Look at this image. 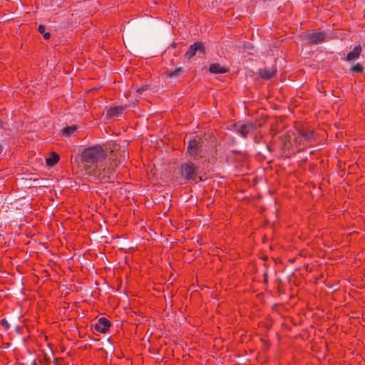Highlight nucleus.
Segmentation results:
<instances>
[{
    "label": "nucleus",
    "instance_id": "nucleus-10",
    "mask_svg": "<svg viewBox=\"0 0 365 365\" xmlns=\"http://www.w3.org/2000/svg\"><path fill=\"white\" fill-rule=\"evenodd\" d=\"M276 71L275 68L268 67L264 69H259L258 73L262 78L267 80L271 78L276 73Z\"/></svg>",
    "mask_w": 365,
    "mask_h": 365
},
{
    "label": "nucleus",
    "instance_id": "nucleus-15",
    "mask_svg": "<svg viewBox=\"0 0 365 365\" xmlns=\"http://www.w3.org/2000/svg\"><path fill=\"white\" fill-rule=\"evenodd\" d=\"M76 129L77 127L76 125H71L64 128L62 132L63 135L68 136L73 133Z\"/></svg>",
    "mask_w": 365,
    "mask_h": 365
},
{
    "label": "nucleus",
    "instance_id": "nucleus-17",
    "mask_svg": "<svg viewBox=\"0 0 365 365\" xmlns=\"http://www.w3.org/2000/svg\"><path fill=\"white\" fill-rule=\"evenodd\" d=\"M46 28L43 25H39L38 26V31L43 34V36L45 39H48L51 36L50 34L48 32H46Z\"/></svg>",
    "mask_w": 365,
    "mask_h": 365
},
{
    "label": "nucleus",
    "instance_id": "nucleus-6",
    "mask_svg": "<svg viewBox=\"0 0 365 365\" xmlns=\"http://www.w3.org/2000/svg\"><path fill=\"white\" fill-rule=\"evenodd\" d=\"M255 126L253 124L247 123H237L235 125V130L236 132L240 133L242 136L246 137L249 133L253 130Z\"/></svg>",
    "mask_w": 365,
    "mask_h": 365
},
{
    "label": "nucleus",
    "instance_id": "nucleus-4",
    "mask_svg": "<svg viewBox=\"0 0 365 365\" xmlns=\"http://www.w3.org/2000/svg\"><path fill=\"white\" fill-rule=\"evenodd\" d=\"M327 35L322 31L308 33L305 35V39L309 44H317L323 42Z\"/></svg>",
    "mask_w": 365,
    "mask_h": 365
},
{
    "label": "nucleus",
    "instance_id": "nucleus-3",
    "mask_svg": "<svg viewBox=\"0 0 365 365\" xmlns=\"http://www.w3.org/2000/svg\"><path fill=\"white\" fill-rule=\"evenodd\" d=\"M205 52V51L204 45L201 42L197 41V42H195V43L192 44L189 47L188 50L187 51V52L185 54V57L187 59L190 60V58H192L193 56H195L197 53L204 54Z\"/></svg>",
    "mask_w": 365,
    "mask_h": 365
},
{
    "label": "nucleus",
    "instance_id": "nucleus-2",
    "mask_svg": "<svg viewBox=\"0 0 365 365\" xmlns=\"http://www.w3.org/2000/svg\"><path fill=\"white\" fill-rule=\"evenodd\" d=\"M205 147V139L202 138L191 139L188 143L187 152L191 155L197 156Z\"/></svg>",
    "mask_w": 365,
    "mask_h": 365
},
{
    "label": "nucleus",
    "instance_id": "nucleus-12",
    "mask_svg": "<svg viewBox=\"0 0 365 365\" xmlns=\"http://www.w3.org/2000/svg\"><path fill=\"white\" fill-rule=\"evenodd\" d=\"M209 71L212 73H225L228 69L225 67L220 66L218 63H212L210 66Z\"/></svg>",
    "mask_w": 365,
    "mask_h": 365
},
{
    "label": "nucleus",
    "instance_id": "nucleus-8",
    "mask_svg": "<svg viewBox=\"0 0 365 365\" xmlns=\"http://www.w3.org/2000/svg\"><path fill=\"white\" fill-rule=\"evenodd\" d=\"M110 327V321L105 317L100 318L95 324V329L101 333H106Z\"/></svg>",
    "mask_w": 365,
    "mask_h": 365
},
{
    "label": "nucleus",
    "instance_id": "nucleus-16",
    "mask_svg": "<svg viewBox=\"0 0 365 365\" xmlns=\"http://www.w3.org/2000/svg\"><path fill=\"white\" fill-rule=\"evenodd\" d=\"M183 68L182 67H179L176 68L175 71L170 72L168 74V76L171 78H177L180 76V75L182 73Z\"/></svg>",
    "mask_w": 365,
    "mask_h": 365
},
{
    "label": "nucleus",
    "instance_id": "nucleus-5",
    "mask_svg": "<svg viewBox=\"0 0 365 365\" xmlns=\"http://www.w3.org/2000/svg\"><path fill=\"white\" fill-rule=\"evenodd\" d=\"M182 175L186 180H195L196 168L192 163H186L182 166Z\"/></svg>",
    "mask_w": 365,
    "mask_h": 365
},
{
    "label": "nucleus",
    "instance_id": "nucleus-20",
    "mask_svg": "<svg viewBox=\"0 0 365 365\" xmlns=\"http://www.w3.org/2000/svg\"><path fill=\"white\" fill-rule=\"evenodd\" d=\"M0 323H1V325L2 327H4V328L5 329L7 330V329H9V322H8V321L6 319H1Z\"/></svg>",
    "mask_w": 365,
    "mask_h": 365
},
{
    "label": "nucleus",
    "instance_id": "nucleus-7",
    "mask_svg": "<svg viewBox=\"0 0 365 365\" xmlns=\"http://www.w3.org/2000/svg\"><path fill=\"white\" fill-rule=\"evenodd\" d=\"M94 175L98 176V178L101 180L106 181L107 179L110 178V173H113V170L110 171L109 168L107 169L106 166L103 167L101 165L100 167H96L93 170Z\"/></svg>",
    "mask_w": 365,
    "mask_h": 365
},
{
    "label": "nucleus",
    "instance_id": "nucleus-18",
    "mask_svg": "<svg viewBox=\"0 0 365 365\" xmlns=\"http://www.w3.org/2000/svg\"><path fill=\"white\" fill-rule=\"evenodd\" d=\"M363 70V67L359 63H356L350 68V71L354 72L361 73Z\"/></svg>",
    "mask_w": 365,
    "mask_h": 365
},
{
    "label": "nucleus",
    "instance_id": "nucleus-11",
    "mask_svg": "<svg viewBox=\"0 0 365 365\" xmlns=\"http://www.w3.org/2000/svg\"><path fill=\"white\" fill-rule=\"evenodd\" d=\"M361 52V46L358 45L355 46L352 51H350L348 53L346 56V60L347 61H353L356 60L359 58L360 53Z\"/></svg>",
    "mask_w": 365,
    "mask_h": 365
},
{
    "label": "nucleus",
    "instance_id": "nucleus-1",
    "mask_svg": "<svg viewBox=\"0 0 365 365\" xmlns=\"http://www.w3.org/2000/svg\"><path fill=\"white\" fill-rule=\"evenodd\" d=\"M106 157V152L101 145H95L86 148L81 153L83 161L88 163H97Z\"/></svg>",
    "mask_w": 365,
    "mask_h": 365
},
{
    "label": "nucleus",
    "instance_id": "nucleus-14",
    "mask_svg": "<svg viewBox=\"0 0 365 365\" xmlns=\"http://www.w3.org/2000/svg\"><path fill=\"white\" fill-rule=\"evenodd\" d=\"M300 135L306 140H310L314 138V132L312 130H304L300 131Z\"/></svg>",
    "mask_w": 365,
    "mask_h": 365
},
{
    "label": "nucleus",
    "instance_id": "nucleus-13",
    "mask_svg": "<svg viewBox=\"0 0 365 365\" xmlns=\"http://www.w3.org/2000/svg\"><path fill=\"white\" fill-rule=\"evenodd\" d=\"M58 160L59 156L56 153H53L52 155L46 160V163L48 166H53L58 163Z\"/></svg>",
    "mask_w": 365,
    "mask_h": 365
},
{
    "label": "nucleus",
    "instance_id": "nucleus-9",
    "mask_svg": "<svg viewBox=\"0 0 365 365\" xmlns=\"http://www.w3.org/2000/svg\"><path fill=\"white\" fill-rule=\"evenodd\" d=\"M127 108V106H115L110 108L106 113V116L108 118H114V117H119L122 115L123 113V111Z\"/></svg>",
    "mask_w": 365,
    "mask_h": 365
},
{
    "label": "nucleus",
    "instance_id": "nucleus-21",
    "mask_svg": "<svg viewBox=\"0 0 365 365\" xmlns=\"http://www.w3.org/2000/svg\"><path fill=\"white\" fill-rule=\"evenodd\" d=\"M4 126V123L2 120H0V128H2Z\"/></svg>",
    "mask_w": 365,
    "mask_h": 365
},
{
    "label": "nucleus",
    "instance_id": "nucleus-19",
    "mask_svg": "<svg viewBox=\"0 0 365 365\" xmlns=\"http://www.w3.org/2000/svg\"><path fill=\"white\" fill-rule=\"evenodd\" d=\"M147 90H148V86L144 85V86H141L140 88H139L136 91V93H138V95H142L143 93V92L146 91Z\"/></svg>",
    "mask_w": 365,
    "mask_h": 365
}]
</instances>
